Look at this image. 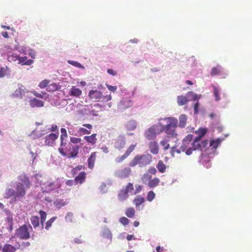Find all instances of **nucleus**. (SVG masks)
<instances>
[{"label":"nucleus","instance_id":"obj_1","mask_svg":"<svg viewBox=\"0 0 252 252\" xmlns=\"http://www.w3.org/2000/svg\"><path fill=\"white\" fill-rule=\"evenodd\" d=\"M79 149V145L73 146L70 142H67L66 140V141H61L58 151L63 157H67L68 158H74L78 155Z\"/></svg>","mask_w":252,"mask_h":252},{"label":"nucleus","instance_id":"obj_2","mask_svg":"<svg viewBox=\"0 0 252 252\" xmlns=\"http://www.w3.org/2000/svg\"><path fill=\"white\" fill-rule=\"evenodd\" d=\"M208 130L206 127H200L197 130L195 131V133L198 134L191 145L194 150H198L201 152H203L204 150H206V147L208 144V140H202L203 137L208 132Z\"/></svg>","mask_w":252,"mask_h":252},{"label":"nucleus","instance_id":"obj_3","mask_svg":"<svg viewBox=\"0 0 252 252\" xmlns=\"http://www.w3.org/2000/svg\"><path fill=\"white\" fill-rule=\"evenodd\" d=\"M224 139V138H217L216 139H211L209 143V146L212 147L211 149L212 152H209V149L206 148V150H204L203 152H202L200 156L202 158L207 156V158H210L213 157V154H217L216 149Z\"/></svg>","mask_w":252,"mask_h":252},{"label":"nucleus","instance_id":"obj_4","mask_svg":"<svg viewBox=\"0 0 252 252\" xmlns=\"http://www.w3.org/2000/svg\"><path fill=\"white\" fill-rule=\"evenodd\" d=\"M163 129L158 123L153 125L144 131V136L148 140H155Z\"/></svg>","mask_w":252,"mask_h":252},{"label":"nucleus","instance_id":"obj_5","mask_svg":"<svg viewBox=\"0 0 252 252\" xmlns=\"http://www.w3.org/2000/svg\"><path fill=\"white\" fill-rule=\"evenodd\" d=\"M29 228L32 230V226L29 224L28 226L26 224H23L16 230L15 235L23 240H27L30 238V234Z\"/></svg>","mask_w":252,"mask_h":252},{"label":"nucleus","instance_id":"obj_6","mask_svg":"<svg viewBox=\"0 0 252 252\" xmlns=\"http://www.w3.org/2000/svg\"><path fill=\"white\" fill-rule=\"evenodd\" d=\"M134 189L133 184L129 183L125 187L121 189L118 194V198L120 201H124L127 199L129 196L128 192Z\"/></svg>","mask_w":252,"mask_h":252},{"label":"nucleus","instance_id":"obj_7","mask_svg":"<svg viewBox=\"0 0 252 252\" xmlns=\"http://www.w3.org/2000/svg\"><path fill=\"white\" fill-rule=\"evenodd\" d=\"M160 126L163 129L162 132H164L168 135V137L172 138L175 137L177 135V133L175 132V128L172 127H170L167 125H163L160 122H158Z\"/></svg>","mask_w":252,"mask_h":252},{"label":"nucleus","instance_id":"obj_8","mask_svg":"<svg viewBox=\"0 0 252 252\" xmlns=\"http://www.w3.org/2000/svg\"><path fill=\"white\" fill-rule=\"evenodd\" d=\"M139 166L142 167L150 163L152 161V156L147 153L142 155H138Z\"/></svg>","mask_w":252,"mask_h":252},{"label":"nucleus","instance_id":"obj_9","mask_svg":"<svg viewBox=\"0 0 252 252\" xmlns=\"http://www.w3.org/2000/svg\"><path fill=\"white\" fill-rule=\"evenodd\" d=\"M133 104L132 101L127 98H125L120 101L118 104V109L123 112L127 108L130 107Z\"/></svg>","mask_w":252,"mask_h":252},{"label":"nucleus","instance_id":"obj_10","mask_svg":"<svg viewBox=\"0 0 252 252\" xmlns=\"http://www.w3.org/2000/svg\"><path fill=\"white\" fill-rule=\"evenodd\" d=\"M59 134L58 133L52 132L46 135L45 137V144L48 146H53L54 142L59 137Z\"/></svg>","mask_w":252,"mask_h":252},{"label":"nucleus","instance_id":"obj_11","mask_svg":"<svg viewBox=\"0 0 252 252\" xmlns=\"http://www.w3.org/2000/svg\"><path fill=\"white\" fill-rule=\"evenodd\" d=\"M26 94V88L21 85L18 87L12 94V96L13 98H18L20 99L24 98V95Z\"/></svg>","mask_w":252,"mask_h":252},{"label":"nucleus","instance_id":"obj_12","mask_svg":"<svg viewBox=\"0 0 252 252\" xmlns=\"http://www.w3.org/2000/svg\"><path fill=\"white\" fill-rule=\"evenodd\" d=\"M89 97L94 101H98L102 97V92L97 90H91L89 91Z\"/></svg>","mask_w":252,"mask_h":252},{"label":"nucleus","instance_id":"obj_13","mask_svg":"<svg viewBox=\"0 0 252 252\" xmlns=\"http://www.w3.org/2000/svg\"><path fill=\"white\" fill-rule=\"evenodd\" d=\"M100 235L102 238L110 240V242H112L113 235L111 230L106 225L102 227Z\"/></svg>","mask_w":252,"mask_h":252},{"label":"nucleus","instance_id":"obj_14","mask_svg":"<svg viewBox=\"0 0 252 252\" xmlns=\"http://www.w3.org/2000/svg\"><path fill=\"white\" fill-rule=\"evenodd\" d=\"M131 169L129 167H126L117 170L115 172V176L120 178H127L131 172Z\"/></svg>","mask_w":252,"mask_h":252},{"label":"nucleus","instance_id":"obj_15","mask_svg":"<svg viewBox=\"0 0 252 252\" xmlns=\"http://www.w3.org/2000/svg\"><path fill=\"white\" fill-rule=\"evenodd\" d=\"M55 190V182H47L42 185L41 190L43 193H49Z\"/></svg>","mask_w":252,"mask_h":252},{"label":"nucleus","instance_id":"obj_16","mask_svg":"<svg viewBox=\"0 0 252 252\" xmlns=\"http://www.w3.org/2000/svg\"><path fill=\"white\" fill-rule=\"evenodd\" d=\"M15 188L16 189V197H20L22 199L26 194L24 185L20 182H17L16 183Z\"/></svg>","mask_w":252,"mask_h":252},{"label":"nucleus","instance_id":"obj_17","mask_svg":"<svg viewBox=\"0 0 252 252\" xmlns=\"http://www.w3.org/2000/svg\"><path fill=\"white\" fill-rule=\"evenodd\" d=\"M126 139L124 136L120 135L118 137V138L115 140V142L114 143V147L120 150L123 149L125 144H126Z\"/></svg>","mask_w":252,"mask_h":252},{"label":"nucleus","instance_id":"obj_18","mask_svg":"<svg viewBox=\"0 0 252 252\" xmlns=\"http://www.w3.org/2000/svg\"><path fill=\"white\" fill-rule=\"evenodd\" d=\"M166 120L167 124L166 125L169 126L170 127L176 128L177 126L178 120L174 117H167L164 118H160L158 119L159 121L161 120Z\"/></svg>","mask_w":252,"mask_h":252},{"label":"nucleus","instance_id":"obj_19","mask_svg":"<svg viewBox=\"0 0 252 252\" xmlns=\"http://www.w3.org/2000/svg\"><path fill=\"white\" fill-rule=\"evenodd\" d=\"M30 105L32 108L41 107L44 106V102L36 98H32L29 100Z\"/></svg>","mask_w":252,"mask_h":252},{"label":"nucleus","instance_id":"obj_20","mask_svg":"<svg viewBox=\"0 0 252 252\" xmlns=\"http://www.w3.org/2000/svg\"><path fill=\"white\" fill-rule=\"evenodd\" d=\"M68 201L61 198H56L53 202L54 206L58 210L68 204Z\"/></svg>","mask_w":252,"mask_h":252},{"label":"nucleus","instance_id":"obj_21","mask_svg":"<svg viewBox=\"0 0 252 252\" xmlns=\"http://www.w3.org/2000/svg\"><path fill=\"white\" fill-rule=\"evenodd\" d=\"M82 94V91L76 86H72L69 92V94L71 96L78 97Z\"/></svg>","mask_w":252,"mask_h":252},{"label":"nucleus","instance_id":"obj_22","mask_svg":"<svg viewBox=\"0 0 252 252\" xmlns=\"http://www.w3.org/2000/svg\"><path fill=\"white\" fill-rule=\"evenodd\" d=\"M33 63L32 59H28L27 56L19 57L18 63L21 65H30Z\"/></svg>","mask_w":252,"mask_h":252},{"label":"nucleus","instance_id":"obj_23","mask_svg":"<svg viewBox=\"0 0 252 252\" xmlns=\"http://www.w3.org/2000/svg\"><path fill=\"white\" fill-rule=\"evenodd\" d=\"M96 152L92 153L87 160L88 167L91 169H92L94 167V164L96 158Z\"/></svg>","mask_w":252,"mask_h":252},{"label":"nucleus","instance_id":"obj_24","mask_svg":"<svg viewBox=\"0 0 252 252\" xmlns=\"http://www.w3.org/2000/svg\"><path fill=\"white\" fill-rule=\"evenodd\" d=\"M86 178V173L84 171H82L79 173V174L76 176L74 179V181L76 184L80 183L82 184Z\"/></svg>","mask_w":252,"mask_h":252},{"label":"nucleus","instance_id":"obj_25","mask_svg":"<svg viewBox=\"0 0 252 252\" xmlns=\"http://www.w3.org/2000/svg\"><path fill=\"white\" fill-rule=\"evenodd\" d=\"M149 147L152 154L156 155L158 153V145L157 142H150L149 143Z\"/></svg>","mask_w":252,"mask_h":252},{"label":"nucleus","instance_id":"obj_26","mask_svg":"<svg viewBox=\"0 0 252 252\" xmlns=\"http://www.w3.org/2000/svg\"><path fill=\"white\" fill-rule=\"evenodd\" d=\"M186 95L188 101H198V99H200L201 97V95H198L192 91L189 92L187 93Z\"/></svg>","mask_w":252,"mask_h":252},{"label":"nucleus","instance_id":"obj_27","mask_svg":"<svg viewBox=\"0 0 252 252\" xmlns=\"http://www.w3.org/2000/svg\"><path fill=\"white\" fill-rule=\"evenodd\" d=\"M145 201V199L144 197L140 195H137L133 200V203L135 205L136 208L138 209L140 205L143 204Z\"/></svg>","mask_w":252,"mask_h":252},{"label":"nucleus","instance_id":"obj_28","mask_svg":"<svg viewBox=\"0 0 252 252\" xmlns=\"http://www.w3.org/2000/svg\"><path fill=\"white\" fill-rule=\"evenodd\" d=\"M125 126L128 130H133L137 126V122L135 120H130L126 123Z\"/></svg>","mask_w":252,"mask_h":252},{"label":"nucleus","instance_id":"obj_29","mask_svg":"<svg viewBox=\"0 0 252 252\" xmlns=\"http://www.w3.org/2000/svg\"><path fill=\"white\" fill-rule=\"evenodd\" d=\"M11 74L10 69L6 66L5 67H0V78H3L5 76L10 75Z\"/></svg>","mask_w":252,"mask_h":252},{"label":"nucleus","instance_id":"obj_30","mask_svg":"<svg viewBox=\"0 0 252 252\" xmlns=\"http://www.w3.org/2000/svg\"><path fill=\"white\" fill-rule=\"evenodd\" d=\"M16 195V191L13 189L7 188L6 189L4 192V198H9L12 197V196H15Z\"/></svg>","mask_w":252,"mask_h":252},{"label":"nucleus","instance_id":"obj_31","mask_svg":"<svg viewBox=\"0 0 252 252\" xmlns=\"http://www.w3.org/2000/svg\"><path fill=\"white\" fill-rule=\"evenodd\" d=\"M187 120V116L185 114H181L179 118V126L181 128L185 127Z\"/></svg>","mask_w":252,"mask_h":252},{"label":"nucleus","instance_id":"obj_32","mask_svg":"<svg viewBox=\"0 0 252 252\" xmlns=\"http://www.w3.org/2000/svg\"><path fill=\"white\" fill-rule=\"evenodd\" d=\"M16 251L15 247L8 244H4L1 249V252H15Z\"/></svg>","mask_w":252,"mask_h":252},{"label":"nucleus","instance_id":"obj_33","mask_svg":"<svg viewBox=\"0 0 252 252\" xmlns=\"http://www.w3.org/2000/svg\"><path fill=\"white\" fill-rule=\"evenodd\" d=\"M188 101V98L186 96L179 95L177 96V103L179 106L185 105Z\"/></svg>","mask_w":252,"mask_h":252},{"label":"nucleus","instance_id":"obj_34","mask_svg":"<svg viewBox=\"0 0 252 252\" xmlns=\"http://www.w3.org/2000/svg\"><path fill=\"white\" fill-rule=\"evenodd\" d=\"M213 92L214 96L215 97V100L216 101H218L220 100V91L219 89L215 85H212Z\"/></svg>","mask_w":252,"mask_h":252},{"label":"nucleus","instance_id":"obj_35","mask_svg":"<svg viewBox=\"0 0 252 252\" xmlns=\"http://www.w3.org/2000/svg\"><path fill=\"white\" fill-rule=\"evenodd\" d=\"M96 135L95 133H93L90 136H85L84 138L88 143L94 144L96 141Z\"/></svg>","mask_w":252,"mask_h":252},{"label":"nucleus","instance_id":"obj_36","mask_svg":"<svg viewBox=\"0 0 252 252\" xmlns=\"http://www.w3.org/2000/svg\"><path fill=\"white\" fill-rule=\"evenodd\" d=\"M159 182V179L157 177H155L153 180L151 179V181H149L148 183V186L150 188H154L158 185Z\"/></svg>","mask_w":252,"mask_h":252},{"label":"nucleus","instance_id":"obj_37","mask_svg":"<svg viewBox=\"0 0 252 252\" xmlns=\"http://www.w3.org/2000/svg\"><path fill=\"white\" fill-rule=\"evenodd\" d=\"M31 221L34 228L39 225V218L36 216H33L31 218Z\"/></svg>","mask_w":252,"mask_h":252},{"label":"nucleus","instance_id":"obj_38","mask_svg":"<svg viewBox=\"0 0 252 252\" xmlns=\"http://www.w3.org/2000/svg\"><path fill=\"white\" fill-rule=\"evenodd\" d=\"M135 213L134 209L133 207H129L126 209L125 211L126 215L129 218L133 217Z\"/></svg>","mask_w":252,"mask_h":252},{"label":"nucleus","instance_id":"obj_39","mask_svg":"<svg viewBox=\"0 0 252 252\" xmlns=\"http://www.w3.org/2000/svg\"><path fill=\"white\" fill-rule=\"evenodd\" d=\"M157 168L160 173H164L166 169V166L163 163V161L162 160H159L157 165Z\"/></svg>","mask_w":252,"mask_h":252},{"label":"nucleus","instance_id":"obj_40","mask_svg":"<svg viewBox=\"0 0 252 252\" xmlns=\"http://www.w3.org/2000/svg\"><path fill=\"white\" fill-rule=\"evenodd\" d=\"M60 89V86L56 83H52L48 86L47 90L48 91L54 92Z\"/></svg>","mask_w":252,"mask_h":252},{"label":"nucleus","instance_id":"obj_41","mask_svg":"<svg viewBox=\"0 0 252 252\" xmlns=\"http://www.w3.org/2000/svg\"><path fill=\"white\" fill-rule=\"evenodd\" d=\"M67 62L68 64L72 65H73L75 67H76L77 68H81V69L85 68L84 66L77 61L68 60L67 61Z\"/></svg>","mask_w":252,"mask_h":252},{"label":"nucleus","instance_id":"obj_42","mask_svg":"<svg viewBox=\"0 0 252 252\" xmlns=\"http://www.w3.org/2000/svg\"><path fill=\"white\" fill-rule=\"evenodd\" d=\"M221 66L220 65H218L216 67H214L212 68L211 72V75L212 76H214L219 73H220L221 71Z\"/></svg>","mask_w":252,"mask_h":252},{"label":"nucleus","instance_id":"obj_43","mask_svg":"<svg viewBox=\"0 0 252 252\" xmlns=\"http://www.w3.org/2000/svg\"><path fill=\"white\" fill-rule=\"evenodd\" d=\"M61 135L60 136L61 141H66L67 138V134L66 129L64 128H61Z\"/></svg>","mask_w":252,"mask_h":252},{"label":"nucleus","instance_id":"obj_44","mask_svg":"<svg viewBox=\"0 0 252 252\" xmlns=\"http://www.w3.org/2000/svg\"><path fill=\"white\" fill-rule=\"evenodd\" d=\"M57 217H53L46 222L45 226V228L46 230H48L49 229V228L52 226V223L57 219Z\"/></svg>","mask_w":252,"mask_h":252},{"label":"nucleus","instance_id":"obj_45","mask_svg":"<svg viewBox=\"0 0 252 252\" xmlns=\"http://www.w3.org/2000/svg\"><path fill=\"white\" fill-rule=\"evenodd\" d=\"M152 179V176L148 173H145L142 177V181L143 183L147 184Z\"/></svg>","mask_w":252,"mask_h":252},{"label":"nucleus","instance_id":"obj_46","mask_svg":"<svg viewBox=\"0 0 252 252\" xmlns=\"http://www.w3.org/2000/svg\"><path fill=\"white\" fill-rule=\"evenodd\" d=\"M139 165V160L138 155H136L134 158L130 162L129 165L131 167L135 166L137 164Z\"/></svg>","mask_w":252,"mask_h":252},{"label":"nucleus","instance_id":"obj_47","mask_svg":"<svg viewBox=\"0 0 252 252\" xmlns=\"http://www.w3.org/2000/svg\"><path fill=\"white\" fill-rule=\"evenodd\" d=\"M19 55L13 53L11 55H8V60L9 61H19Z\"/></svg>","mask_w":252,"mask_h":252},{"label":"nucleus","instance_id":"obj_48","mask_svg":"<svg viewBox=\"0 0 252 252\" xmlns=\"http://www.w3.org/2000/svg\"><path fill=\"white\" fill-rule=\"evenodd\" d=\"M119 221L124 226L127 225L130 222V220L125 217L120 218Z\"/></svg>","mask_w":252,"mask_h":252},{"label":"nucleus","instance_id":"obj_49","mask_svg":"<svg viewBox=\"0 0 252 252\" xmlns=\"http://www.w3.org/2000/svg\"><path fill=\"white\" fill-rule=\"evenodd\" d=\"M156 194L153 191H150L147 193V199L148 201L151 202L155 198Z\"/></svg>","mask_w":252,"mask_h":252},{"label":"nucleus","instance_id":"obj_50","mask_svg":"<svg viewBox=\"0 0 252 252\" xmlns=\"http://www.w3.org/2000/svg\"><path fill=\"white\" fill-rule=\"evenodd\" d=\"M90 107L89 105H86L83 109L80 110V113L83 115H90V112L91 111V109L89 108Z\"/></svg>","mask_w":252,"mask_h":252},{"label":"nucleus","instance_id":"obj_51","mask_svg":"<svg viewBox=\"0 0 252 252\" xmlns=\"http://www.w3.org/2000/svg\"><path fill=\"white\" fill-rule=\"evenodd\" d=\"M15 49L16 50H18L20 53L24 54L26 55L27 51L28 48H27L25 46H15Z\"/></svg>","mask_w":252,"mask_h":252},{"label":"nucleus","instance_id":"obj_52","mask_svg":"<svg viewBox=\"0 0 252 252\" xmlns=\"http://www.w3.org/2000/svg\"><path fill=\"white\" fill-rule=\"evenodd\" d=\"M77 132L79 133L80 135L83 134H89L91 133V131L88 130L85 128L84 127H80L77 130Z\"/></svg>","mask_w":252,"mask_h":252},{"label":"nucleus","instance_id":"obj_53","mask_svg":"<svg viewBox=\"0 0 252 252\" xmlns=\"http://www.w3.org/2000/svg\"><path fill=\"white\" fill-rule=\"evenodd\" d=\"M26 55L30 56L32 59H34L36 56L35 51L32 49L28 48Z\"/></svg>","mask_w":252,"mask_h":252},{"label":"nucleus","instance_id":"obj_54","mask_svg":"<svg viewBox=\"0 0 252 252\" xmlns=\"http://www.w3.org/2000/svg\"><path fill=\"white\" fill-rule=\"evenodd\" d=\"M200 106V104L198 101H197L195 103H194L193 105V111L194 115H197L199 113Z\"/></svg>","mask_w":252,"mask_h":252},{"label":"nucleus","instance_id":"obj_55","mask_svg":"<svg viewBox=\"0 0 252 252\" xmlns=\"http://www.w3.org/2000/svg\"><path fill=\"white\" fill-rule=\"evenodd\" d=\"M99 191L102 193H105L107 192V189H106V184L104 182H102L99 188Z\"/></svg>","mask_w":252,"mask_h":252},{"label":"nucleus","instance_id":"obj_56","mask_svg":"<svg viewBox=\"0 0 252 252\" xmlns=\"http://www.w3.org/2000/svg\"><path fill=\"white\" fill-rule=\"evenodd\" d=\"M72 217H73V213L71 212H68L66 214L65 217V220L66 222H73L72 220Z\"/></svg>","mask_w":252,"mask_h":252},{"label":"nucleus","instance_id":"obj_57","mask_svg":"<svg viewBox=\"0 0 252 252\" xmlns=\"http://www.w3.org/2000/svg\"><path fill=\"white\" fill-rule=\"evenodd\" d=\"M21 181L27 188H30V181L28 177H26V176L24 177V179L23 180H22Z\"/></svg>","mask_w":252,"mask_h":252},{"label":"nucleus","instance_id":"obj_58","mask_svg":"<svg viewBox=\"0 0 252 252\" xmlns=\"http://www.w3.org/2000/svg\"><path fill=\"white\" fill-rule=\"evenodd\" d=\"M49 81L47 80H44L43 81H42L39 84V87L40 88H46V87H48V84L49 83Z\"/></svg>","mask_w":252,"mask_h":252},{"label":"nucleus","instance_id":"obj_59","mask_svg":"<svg viewBox=\"0 0 252 252\" xmlns=\"http://www.w3.org/2000/svg\"><path fill=\"white\" fill-rule=\"evenodd\" d=\"M193 135L191 134H188L183 139L184 142H190L193 139Z\"/></svg>","mask_w":252,"mask_h":252},{"label":"nucleus","instance_id":"obj_60","mask_svg":"<svg viewBox=\"0 0 252 252\" xmlns=\"http://www.w3.org/2000/svg\"><path fill=\"white\" fill-rule=\"evenodd\" d=\"M70 143H72L74 144H78L81 141V139L79 138L70 137Z\"/></svg>","mask_w":252,"mask_h":252},{"label":"nucleus","instance_id":"obj_61","mask_svg":"<svg viewBox=\"0 0 252 252\" xmlns=\"http://www.w3.org/2000/svg\"><path fill=\"white\" fill-rule=\"evenodd\" d=\"M202 164L206 168H209L211 166V163L210 162V160L208 159H203Z\"/></svg>","mask_w":252,"mask_h":252},{"label":"nucleus","instance_id":"obj_62","mask_svg":"<svg viewBox=\"0 0 252 252\" xmlns=\"http://www.w3.org/2000/svg\"><path fill=\"white\" fill-rule=\"evenodd\" d=\"M135 188H136V189L133 193V194H134V195L137 194V193H139L141 191L142 189V186L138 185H136Z\"/></svg>","mask_w":252,"mask_h":252},{"label":"nucleus","instance_id":"obj_63","mask_svg":"<svg viewBox=\"0 0 252 252\" xmlns=\"http://www.w3.org/2000/svg\"><path fill=\"white\" fill-rule=\"evenodd\" d=\"M39 214L40 215V219H44L46 220L47 213L43 210H40L39 212Z\"/></svg>","mask_w":252,"mask_h":252},{"label":"nucleus","instance_id":"obj_64","mask_svg":"<svg viewBox=\"0 0 252 252\" xmlns=\"http://www.w3.org/2000/svg\"><path fill=\"white\" fill-rule=\"evenodd\" d=\"M160 144L161 145L164 146V149L165 150L169 148V144L167 143V142L164 140L161 141Z\"/></svg>","mask_w":252,"mask_h":252}]
</instances>
